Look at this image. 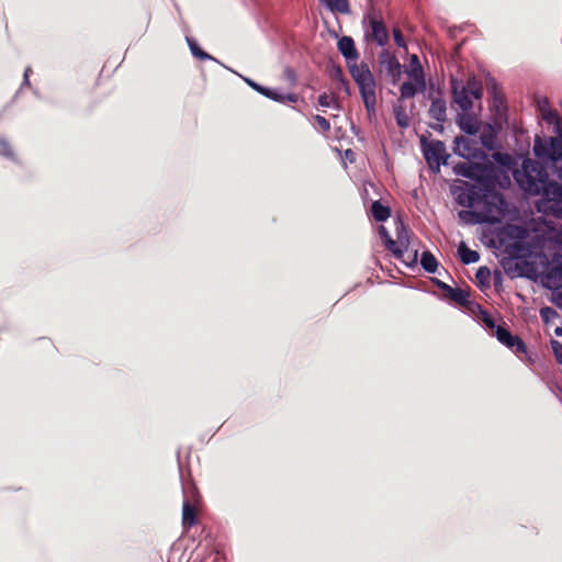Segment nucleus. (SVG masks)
Masks as SVG:
<instances>
[{
	"label": "nucleus",
	"mask_w": 562,
	"mask_h": 562,
	"mask_svg": "<svg viewBox=\"0 0 562 562\" xmlns=\"http://www.w3.org/2000/svg\"><path fill=\"white\" fill-rule=\"evenodd\" d=\"M514 179L521 190L538 195L549 183V173L546 167L536 160L525 159L520 169H514Z\"/></svg>",
	"instance_id": "1"
},
{
	"label": "nucleus",
	"mask_w": 562,
	"mask_h": 562,
	"mask_svg": "<svg viewBox=\"0 0 562 562\" xmlns=\"http://www.w3.org/2000/svg\"><path fill=\"white\" fill-rule=\"evenodd\" d=\"M350 75L359 88L366 109L374 111L376 104L375 80L367 64L347 63Z\"/></svg>",
	"instance_id": "2"
},
{
	"label": "nucleus",
	"mask_w": 562,
	"mask_h": 562,
	"mask_svg": "<svg viewBox=\"0 0 562 562\" xmlns=\"http://www.w3.org/2000/svg\"><path fill=\"white\" fill-rule=\"evenodd\" d=\"M454 194L458 204L465 207H474L483 202L493 203L494 205L504 204L503 195L496 192L495 189H491L490 192H486L484 187L476 184L465 183V188H459L454 191Z\"/></svg>",
	"instance_id": "3"
},
{
	"label": "nucleus",
	"mask_w": 562,
	"mask_h": 562,
	"mask_svg": "<svg viewBox=\"0 0 562 562\" xmlns=\"http://www.w3.org/2000/svg\"><path fill=\"white\" fill-rule=\"evenodd\" d=\"M396 239H394V247H391L389 251L392 252L394 258L401 260L407 266H414L417 263L418 251L416 249H409V228L398 218L395 223Z\"/></svg>",
	"instance_id": "4"
},
{
	"label": "nucleus",
	"mask_w": 562,
	"mask_h": 562,
	"mask_svg": "<svg viewBox=\"0 0 562 562\" xmlns=\"http://www.w3.org/2000/svg\"><path fill=\"white\" fill-rule=\"evenodd\" d=\"M453 170L459 176L477 181L479 187H484L486 192L495 187L494 177L487 172L486 166L482 164L459 162Z\"/></svg>",
	"instance_id": "5"
},
{
	"label": "nucleus",
	"mask_w": 562,
	"mask_h": 562,
	"mask_svg": "<svg viewBox=\"0 0 562 562\" xmlns=\"http://www.w3.org/2000/svg\"><path fill=\"white\" fill-rule=\"evenodd\" d=\"M533 153L542 161L557 162L562 159V135L554 137L537 136Z\"/></svg>",
	"instance_id": "6"
},
{
	"label": "nucleus",
	"mask_w": 562,
	"mask_h": 562,
	"mask_svg": "<svg viewBox=\"0 0 562 562\" xmlns=\"http://www.w3.org/2000/svg\"><path fill=\"white\" fill-rule=\"evenodd\" d=\"M420 145L424 157L428 164V167L434 172H439L440 166L447 164L448 155L446 154V146L443 142L432 139L427 142L425 136L420 138Z\"/></svg>",
	"instance_id": "7"
},
{
	"label": "nucleus",
	"mask_w": 562,
	"mask_h": 562,
	"mask_svg": "<svg viewBox=\"0 0 562 562\" xmlns=\"http://www.w3.org/2000/svg\"><path fill=\"white\" fill-rule=\"evenodd\" d=\"M406 72L414 82L406 81L402 83L400 88L401 97L398 99L401 102L405 99L415 97L417 92H424L426 89L425 74L422 65H418L415 69L406 70Z\"/></svg>",
	"instance_id": "8"
},
{
	"label": "nucleus",
	"mask_w": 562,
	"mask_h": 562,
	"mask_svg": "<svg viewBox=\"0 0 562 562\" xmlns=\"http://www.w3.org/2000/svg\"><path fill=\"white\" fill-rule=\"evenodd\" d=\"M544 196L546 212L562 218V184L549 181L544 190L541 191Z\"/></svg>",
	"instance_id": "9"
},
{
	"label": "nucleus",
	"mask_w": 562,
	"mask_h": 562,
	"mask_svg": "<svg viewBox=\"0 0 562 562\" xmlns=\"http://www.w3.org/2000/svg\"><path fill=\"white\" fill-rule=\"evenodd\" d=\"M364 37L368 42H374L379 46H385L389 42V30L382 19L371 16Z\"/></svg>",
	"instance_id": "10"
},
{
	"label": "nucleus",
	"mask_w": 562,
	"mask_h": 562,
	"mask_svg": "<svg viewBox=\"0 0 562 562\" xmlns=\"http://www.w3.org/2000/svg\"><path fill=\"white\" fill-rule=\"evenodd\" d=\"M246 82L249 87H251L255 91L262 94L263 97L273 100L280 103H296L299 101V95L296 93H281L276 89H270L257 83L254 80L246 79Z\"/></svg>",
	"instance_id": "11"
},
{
	"label": "nucleus",
	"mask_w": 562,
	"mask_h": 562,
	"mask_svg": "<svg viewBox=\"0 0 562 562\" xmlns=\"http://www.w3.org/2000/svg\"><path fill=\"white\" fill-rule=\"evenodd\" d=\"M450 85L453 102L459 105L462 112L467 113L473 106L470 92L463 87V81L454 77H451Z\"/></svg>",
	"instance_id": "12"
},
{
	"label": "nucleus",
	"mask_w": 562,
	"mask_h": 562,
	"mask_svg": "<svg viewBox=\"0 0 562 562\" xmlns=\"http://www.w3.org/2000/svg\"><path fill=\"white\" fill-rule=\"evenodd\" d=\"M495 335L499 342L505 345L516 355L527 352V346L524 340L517 335H512V333L504 326H497Z\"/></svg>",
	"instance_id": "13"
},
{
	"label": "nucleus",
	"mask_w": 562,
	"mask_h": 562,
	"mask_svg": "<svg viewBox=\"0 0 562 562\" xmlns=\"http://www.w3.org/2000/svg\"><path fill=\"white\" fill-rule=\"evenodd\" d=\"M456 153L467 159H483L486 157L485 153L477 148L476 143L463 136H458L454 139Z\"/></svg>",
	"instance_id": "14"
},
{
	"label": "nucleus",
	"mask_w": 562,
	"mask_h": 562,
	"mask_svg": "<svg viewBox=\"0 0 562 562\" xmlns=\"http://www.w3.org/2000/svg\"><path fill=\"white\" fill-rule=\"evenodd\" d=\"M380 61L387 75L391 77V82L396 85L403 74L402 65L397 58L394 55H391L387 50H383L380 54Z\"/></svg>",
	"instance_id": "15"
},
{
	"label": "nucleus",
	"mask_w": 562,
	"mask_h": 562,
	"mask_svg": "<svg viewBox=\"0 0 562 562\" xmlns=\"http://www.w3.org/2000/svg\"><path fill=\"white\" fill-rule=\"evenodd\" d=\"M338 50L346 58V61H357L359 53L356 48L355 41L350 36H342L337 43Z\"/></svg>",
	"instance_id": "16"
},
{
	"label": "nucleus",
	"mask_w": 562,
	"mask_h": 562,
	"mask_svg": "<svg viewBox=\"0 0 562 562\" xmlns=\"http://www.w3.org/2000/svg\"><path fill=\"white\" fill-rule=\"evenodd\" d=\"M440 289L443 291L445 296L449 300L460 304L465 305L469 302L470 293L460 288H452L443 282H439Z\"/></svg>",
	"instance_id": "17"
},
{
	"label": "nucleus",
	"mask_w": 562,
	"mask_h": 562,
	"mask_svg": "<svg viewBox=\"0 0 562 562\" xmlns=\"http://www.w3.org/2000/svg\"><path fill=\"white\" fill-rule=\"evenodd\" d=\"M198 522V509L188 499L182 505V526L184 530H189Z\"/></svg>",
	"instance_id": "18"
},
{
	"label": "nucleus",
	"mask_w": 562,
	"mask_h": 562,
	"mask_svg": "<svg viewBox=\"0 0 562 562\" xmlns=\"http://www.w3.org/2000/svg\"><path fill=\"white\" fill-rule=\"evenodd\" d=\"M428 114L431 119L439 123H443L447 120V103L441 98L432 99Z\"/></svg>",
	"instance_id": "19"
},
{
	"label": "nucleus",
	"mask_w": 562,
	"mask_h": 562,
	"mask_svg": "<svg viewBox=\"0 0 562 562\" xmlns=\"http://www.w3.org/2000/svg\"><path fill=\"white\" fill-rule=\"evenodd\" d=\"M393 112L398 127L407 128L411 124V119L403 102L397 101V103L393 105Z\"/></svg>",
	"instance_id": "20"
},
{
	"label": "nucleus",
	"mask_w": 562,
	"mask_h": 562,
	"mask_svg": "<svg viewBox=\"0 0 562 562\" xmlns=\"http://www.w3.org/2000/svg\"><path fill=\"white\" fill-rule=\"evenodd\" d=\"M457 122L459 127L470 135H475L479 132V126L476 122L471 116L467 115L464 112L458 114Z\"/></svg>",
	"instance_id": "21"
},
{
	"label": "nucleus",
	"mask_w": 562,
	"mask_h": 562,
	"mask_svg": "<svg viewBox=\"0 0 562 562\" xmlns=\"http://www.w3.org/2000/svg\"><path fill=\"white\" fill-rule=\"evenodd\" d=\"M371 214L376 222H385L391 216V209L380 201H374L371 205Z\"/></svg>",
	"instance_id": "22"
},
{
	"label": "nucleus",
	"mask_w": 562,
	"mask_h": 562,
	"mask_svg": "<svg viewBox=\"0 0 562 562\" xmlns=\"http://www.w3.org/2000/svg\"><path fill=\"white\" fill-rule=\"evenodd\" d=\"M458 252H459L461 262L464 265L474 263L480 260L479 252L468 248L464 243L460 244Z\"/></svg>",
	"instance_id": "23"
},
{
	"label": "nucleus",
	"mask_w": 562,
	"mask_h": 562,
	"mask_svg": "<svg viewBox=\"0 0 562 562\" xmlns=\"http://www.w3.org/2000/svg\"><path fill=\"white\" fill-rule=\"evenodd\" d=\"M420 265L425 271L434 273L437 270L438 261L435 256L427 250L422 254Z\"/></svg>",
	"instance_id": "24"
},
{
	"label": "nucleus",
	"mask_w": 562,
	"mask_h": 562,
	"mask_svg": "<svg viewBox=\"0 0 562 562\" xmlns=\"http://www.w3.org/2000/svg\"><path fill=\"white\" fill-rule=\"evenodd\" d=\"M486 88L488 92L493 95L494 102L502 104L504 101V95L501 91L497 81L494 78L490 77L486 80Z\"/></svg>",
	"instance_id": "25"
},
{
	"label": "nucleus",
	"mask_w": 562,
	"mask_h": 562,
	"mask_svg": "<svg viewBox=\"0 0 562 562\" xmlns=\"http://www.w3.org/2000/svg\"><path fill=\"white\" fill-rule=\"evenodd\" d=\"M331 11H338L340 13H347L349 11L348 0H321Z\"/></svg>",
	"instance_id": "26"
},
{
	"label": "nucleus",
	"mask_w": 562,
	"mask_h": 562,
	"mask_svg": "<svg viewBox=\"0 0 562 562\" xmlns=\"http://www.w3.org/2000/svg\"><path fill=\"white\" fill-rule=\"evenodd\" d=\"M492 157L494 161L508 169H513L515 165L514 158L508 154L496 151L493 153Z\"/></svg>",
	"instance_id": "27"
},
{
	"label": "nucleus",
	"mask_w": 562,
	"mask_h": 562,
	"mask_svg": "<svg viewBox=\"0 0 562 562\" xmlns=\"http://www.w3.org/2000/svg\"><path fill=\"white\" fill-rule=\"evenodd\" d=\"M479 286H488L491 279V271L487 267H480L475 273Z\"/></svg>",
	"instance_id": "28"
},
{
	"label": "nucleus",
	"mask_w": 562,
	"mask_h": 562,
	"mask_svg": "<svg viewBox=\"0 0 562 562\" xmlns=\"http://www.w3.org/2000/svg\"><path fill=\"white\" fill-rule=\"evenodd\" d=\"M0 155L7 157L8 159L15 160V153L11 146V144L5 139L0 137Z\"/></svg>",
	"instance_id": "29"
},
{
	"label": "nucleus",
	"mask_w": 562,
	"mask_h": 562,
	"mask_svg": "<svg viewBox=\"0 0 562 562\" xmlns=\"http://www.w3.org/2000/svg\"><path fill=\"white\" fill-rule=\"evenodd\" d=\"M188 44H189L190 50L194 57H196L201 60H206V59L212 58L207 53L202 50L193 40L188 38Z\"/></svg>",
	"instance_id": "30"
},
{
	"label": "nucleus",
	"mask_w": 562,
	"mask_h": 562,
	"mask_svg": "<svg viewBox=\"0 0 562 562\" xmlns=\"http://www.w3.org/2000/svg\"><path fill=\"white\" fill-rule=\"evenodd\" d=\"M480 142L484 148L492 150L495 144V136L492 131L483 132L480 135Z\"/></svg>",
	"instance_id": "31"
},
{
	"label": "nucleus",
	"mask_w": 562,
	"mask_h": 562,
	"mask_svg": "<svg viewBox=\"0 0 562 562\" xmlns=\"http://www.w3.org/2000/svg\"><path fill=\"white\" fill-rule=\"evenodd\" d=\"M379 235L387 250H390L391 247H394V239L390 236L387 229L384 226L379 227Z\"/></svg>",
	"instance_id": "32"
},
{
	"label": "nucleus",
	"mask_w": 562,
	"mask_h": 562,
	"mask_svg": "<svg viewBox=\"0 0 562 562\" xmlns=\"http://www.w3.org/2000/svg\"><path fill=\"white\" fill-rule=\"evenodd\" d=\"M550 345L557 361L562 364V342L557 339H551Z\"/></svg>",
	"instance_id": "33"
},
{
	"label": "nucleus",
	"mask_w": 562,
	"mask_h": 562,
	"mask_svg": "<svg viewBox=\"0 0 562 562\" xmlns=\"http://www.w3.org/2000/svg\"><path fill=\"white\" fill-rule=\"evenodd\" d=\"M314 120L322 132L326 133L330 130V123L324 116L315 115Z\"/></svg>",
	"instance_id": "34"
},
{
	"label": "nucleus",
	"mask_w": 562,
	"mask_h": 562,
	"mask_svg": "<svg viewBox=\"0 0 562 562\" xmlns=\"http://www.w3.org/2000/svg\"><path fill=\"white\" fill-rule=\"evenodd\" d=\"M480 86H482V83L475 76L469 77L467 83L463 82V87L468 92L475 90Z\"/></svg>",
	"instance_id": "35"
},
{
	"label": "nucleus",
	"mask_w": 562,
	"mask_h": 562,
	"mask_svg": "<svg viewBox=\"0 0 562 562\" xmlns=\"http://www.w3.org/2000/svg\"><path fill=\"white\" fill-rule=\"evenodd\" d=\"M393 36H394V41L398 47L406 48V43H405L404 36L398 27L393 29Z\"/></svg>",
	"instance_id": "36"
},
{
	"label": "nucleus",
	"mask_w": 562,
	"mask_h": 562,
	"mask_svg": "<svg viewBox=\"0 0 562 562\" xmlns=\"http://www.w3.org/2000/svg\"><path fill=\"white\" fill-rule=\"evenodd\" d=\"M334 102V98L327 93L318 95V104L324 108H328Z\"/></svg>",
	"instance_id": "37"
},
{
	"label": "nucleus",
	"mask_w": 562,
	"mask_h": 562,
	"mask_svg": "<svg viewBox=\"0 0 562 562\" xmlns=\"http://www.w3.org/2000/svg\"><path fill=\"white\" fill-rule=\"evenodd\" d=\"M543 119H544L547 122H549V123H552V122H557V123H559V122H561V120H560V117H559L558 113H557V112H551V111H549L548 113H544V114H543Z\"/></svg>",
	"instance_id": "38"
},
{
	"label": "nucleus",
	"mask_w": 562,
	"mask_h": 562,
	"mask_svg": "<svg viewBox=\"0 0 562 562\" xmlns=\"http://www.w3.org/2000/svg\"><path fill=\"white\" fill-rule=\"evenodd\" d=\"M470 97H471V99L474 98V99L480 100L483 97V87L480 86L475 90L470 91Z\"/></svg>",
	"instance_id": "39"
},
{
	"label": "nucleus",
	"mask_w": 562,
	"mask_h": 562,
	"mask_svg": "<svg viewBox=\"0 0 562 562\" xmlns=\"http://www.w3.org/2000/svg\"><path fill=\"white\" fill-rule=\"evenodd\" d=\"M284 75L285 77L291 81V82H295L296 80V76H295V72L291 69V68H286L284 70Z\"/></svg>",
	"instance_id": "40"
},
{
	"label": "nucleus",
	"mask_w": 562,
	"mask_h": 562,
	"mask_svg": "<svg viewBox=\"0 0 562 562\" xmlns=\"http://www.w3.org/2000/svg\"><path fill=\"white\" fill-rule=\"evenodd\" d=\"M418 65H420L419 59H418V56H417V55H415V54H413V55L411 56V69H415V68H417V67H418Z\"/></svg>",
	"instance_id": "41"
},
{
	"label": "nucleus",
	"mask_w": 562,
	"mask_h": 562,
	"mask_svg": "<svg viewBox=\"0 0 562 562\" xmlns=\"http://www.w3.org/2000/svg\"><path fill=\"white\" fill-rule=\"evenodd\" d=\"M549 313L557 314V312L553 308H551V307H543V308L540 310V315L542 317H544Z\"/></svg>",
	"instance_id": "42"
},
{
	"label": "nucleus",
	"mask_w": 562,
	"mask_h": 562,
	"mask_svg": "<svg viewBox=\"0 0 562 562\" xmlns=\"http://www.w3.org/2000/svg\"><path fill=\"white\" fill-rule=\"evenodd\" d=\"M334 77L344 82V74L340 67L336 68Z\"/></svg>",
	"instance_id": "43"
},
{
	"label": "nucleus",
	"mask_w": 562,
	"mask_h": 562,
	"mask_svg": "<svg viewBox=\"0 0 562 562\" xmlns=\"http://www.w3.org/2000/svg\"><path fill=\"white\" fill-rule=\"evenodd\" d=\"M484 323L491 327V328H494L495 327V323L493 321V318L488 315H486L484 318H483Z\"/></svg>",
	"instance_id": "44"
},
{
	"label": "nucleus",
	"mask_w": 562,
	"mask_h": 562,
	"mask_svg": "<svg viewBox=\"0 0 562 562\" xmlns=\"http://www.w3.org/2000/svg\"><path fill=\"white\" fill-rule=\"evenodd\" d=\"M31 71H32L31 68H26L24 71V82L25 83H29V76H30Z\"/></svg>",
	"instance_id": "45"
},
{
	"label": "nucleus",
	"mask_w": 562,
	"mask_h": 562,
	"mask_svg": "<svg viewBox=\"0 0 562 562\" xmlns=\"http://www.w3.org/2000/svg\"><path fill=\"white\" fill-rule=\"evenodd\" d=\"M553 272H559V274L562 276V265L560 267L552 268L550 274H552Z\"/></svg>",
	"instance_id": "46"
},
{
	"label": "nucleus",
	"mask_w": 562,
	"mask_h": 562,
	"mask_svg": "<svg viewBox=\"0 0 562 562\" xmlns=\"http://www.w3.org/2000/svg\"><path fill=\"white\" fill-rule=\"evenodd\" d=\"M554 334H555L557 336H561V337H562V326H558V327H555V329H554Z\"/></svg>",
	"instance_id": "47"
},
{
	"label": "nucleus",
	"mask_w": 562,
	"mask_h": 562,
	"mask_svg": "<svg viewBox=\"0 0 562 562\" xmlns=\"http://www.w3.org/2000/svg\"><path fill=\"white\" fill-rule=\"evenodd\" d=\"M470 214H472V213H471V212H468V211H461V212L459 213V216H460L461 218H463L465 215H470Z\"/></svg>",
	"instance_id": "48"
}]
</instances>
